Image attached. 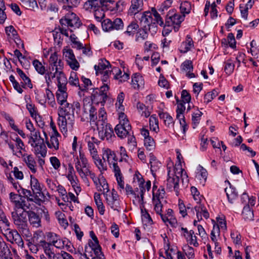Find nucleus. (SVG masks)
Instances as JSON below:
<instances>
[{
  "label": "nucleus",
  "mask_w": 259,
  "mask_h": 259,
  "mask_svg": "<svg viewBox=\"0 0 259 259\" xmlns=\"http://www.w3.org/2000/svg\"><path fill=\"white\" fill-rule=\"evenodd\" d=\"M43 234L42 231H36L34 233L32 237L26 238L27 241H29L32 242L33 243H39V242L41 240H39V238L41 237Z\"/></svg>",
  "instance_id": "nucleus-52"
},
{
  "label": "nucleus",
  "mask_w": 259,
  "mask_h": 259,
  "mask_svg": "<svg viewBox=\"0 0 259 259\" xmlns=\"http://www.w3.org/2000/svg\"><path fill=\"white\" fill-rule=\"evenodd\" d=\"M30 185L32 190L33 195H35L36 199L38 201H42L43 202L46 200V197L42 192V189L38 180L32 176H30Z\"/></svg>",
  "instance_id": "nucleus-11"
},
{
  "label": "nucleus",
  "mask_w": 259,
  "mask_h": 259,
  "mask_svg": "<svg viewBox=\"0 0 259 259\" xmlns=\"http://www.w3.org/2000/svg\"><path fill=\"white\" fill-rule=\"evenodd\" d=\"M41 143L38 142L34 146L35 153L36 155H40L41 157H45L47 154V148L44 143V140L42 139Z\"/></svg>",
  "instance_id": "nucleus-32"
},
{
  "label": "nucleus",
  "mask_w": 259,
  "mask_h": 259,
  "mask_svg": "<svg viewBox=\"0 0 259 259\" xmlns=\"http://www.w3.org/2000/svg\"><path fill=\"white\" fill-rule=\"evenodd\" d=\"M193 47V41L190 36H187V39L182 43L180 47V51L183 53H186Z\"/></svg>",
  "instance_id": "nucleus-34"
},
{
  "label": "nucleus",
  "mask_w": 259,
  "mask_h": 259,
  "mask_svg": "<svg viewBox=\"0 0 259 259\" xmlns=\"http://www.w3.org/2000/svg\"><path fill=\"white\" fill-rule=\"evenodd\" d=\"M144 146L148 151H152L155 148V144L152 138H147L144 139Z\"/></svg>",
  "instance_id": "nucleus-49"
},
{
  "label": "nucleus",
  "mask_w": 259,
  "mask_h": 259,
  "mask_svg": "<svg viewBox=\"0 0 259 259\" xmlns=\"http://www.w3.org/2000/svg\"><path fill=\"white\" fill-rule=\"evenodd\" d=\"M44 135L46 137V143L48 147L50 148H54L55 150H58L59 146L58 137L60 135L52 134L50 141L48 140V138L45 132H44Z\"/></svg>",
  "instance_id": "nucleus-26"
},
{
  "label": "nucleus",
  "mask_w": 259,
  "mask_h": 259,
  "mask_svg": "<svg viewBox=\"0 0 259 259\" xmlns=\"http://www.w3.org/2000/svg\"><path fill=\"white\" fill-rule=\"evenodd\" d=\"M158 115L159 118L163 120L164 123L166 126H169L170 125L173 124V118L168 113L161 111L159 112Z\"/></svg>",
  "instance_id": "nucleus-35"
},
{
  "label": "nucleus",
  "mask_w": 259,
  "mask_h": 259,
  "mask_svg": "<svg viewBox=\"0 0 259 259\" xmlns=\"http://www.w3.org/2000/svg\"><path fill=\"white\" fill-rule=\"evenodd\" d=\"M106 200L108 204L112 209L119 211L120 208L119 195L114 189H112L111 195L106 197Z\"/></svg>",
  "instance_id": "nucleus-15"
},
{
  "label": "nucleus",
  "mask_w": 259,
  "mask_h": 259,
  "mask_svg": "<svg viewBox=\"0 0 259 259\" xmlns=\"http://www.w3.org/2000/svg\"><path fill=\"white\" fill-rule=\"evenodd\" d=\"M132 5L128 10V15H136L143 9V0H132Z\"/></svg>",
  "instance_id": "nucleus-20"
},
{
  "label": "nucleus",
  "mask_w": 259,
  "mask_h": 259,
  "mask_svg": "<svg viewBox=\"0 0 259 259\" xmlns=\"http://www.w3.org/2000/svg\"><path fill=\"white\" fill-rule=\"evenodd\" d=\"M60 23L62 25H67L69 27L79 28L82 24L79 17H71L68 18L64 17L60 20Z\"/></svg>",
  "instance_id": "nucleus-17"
},
{
  "label": "nucleus",
  "mask_w": 259,
  "mask_h": 259,
  "mask_svg": "<svg viewBox=\"0 0 259 259\" xmlns=\"http://www.w3.org/2000/svg\"><path fill=\"white\" fill-rule=\"evenodd\" d=\"M147 30L148 29H146L144 28H143V29L139 30V31L136 34V40H143L146 39L148 36V34L147 31Z\"/></svg>",
  "instance_id": "nucleus-53"
},
{
  "label": "nucleus",
  "mask_w": 259,
  "mask_h": 259,
  "mask_svg": "<svg viewBox=\"0 0 259 259\" xmlns=\"http://www.w3.org/2000/svg\"><path fill=\"white\" fill-rule=\"evenodd\" d=\"M0 258L2 259H12L11 251L3 238L0 239Z\"/></svg>",
  "instance_id": "nucleus-19"
},
{
  "label": "nucleus",
  "mask_w": 259,
  "mask_h": 259,
  "mask_svg": "<svg viewBox=\"0 0 259 259\" xmlns=\"http://www.w3.org/2000/svg\"><path fill=\"white\" fill-rule=\"evenodd\" d=\"M67 92L56 93L57 101L60 105H62L63 103L67 102Z\"/></svg>",
  "instance_id": "nucleus-55"
},
{
  "label": "nucleus",
  "mask_w": 259,
  "mask_h": 259,
  "mask_svg": "<svg viewBox=\"0 0 259 259\" xmlns=\"http://www.w3.org/2000/svg\"><path fill=\"white\" fill-rule=\"evenodd\" d=\"M132 84L135 89H139L143 88L144 85V81L143 77L139 73H136L132 77Z\"/></svg>",
  "instance_id": "nucleus-31"
},
{
  "label": "nucleus",
  "mask_w": 259,
  "mask_h": 259,
  "mask_svg": "<svg viewBox=\"0 0 259 259\" xmlns=\"http://www.w3.org/2000/svg\"><path fill=\"white\" fill-rule=\"evenodd\" d=\"M60 105L58 109V115L74 113L75 112L78 113L80 109V105L78 102H74L72 104H70L67 101Z\"/></svg>",
  "instance_id": "nucleus-10"
},
{
  "label": "nucleus",
  "mask_w": 259,
  "mask_h": 259,
  "mask_svg": "<svg viewBox=\"0 0 259 259\" xmlns=\"http://www.w3.org/2000/svg\"><path fill=\"white\" fill-rule=\"evenodd\" d=\"M220 233V229L218 226H213V229L211 232L210 238L211 240L214 242L215 245L218 244L217 242L216 234L219 236Z\"/></svg>",
  "instance_id": "nucleus-61"
},
{
  "label": "nucleus",
  "mask_w": 259,
  "mask_h": 259,
  "mask_svg": "<svg viewBox=\"0 0 259 259\" xmlns=\"http://www.w3.org/2000/svg\"><path fill=\"white\" fill-rule=\"evenodd\" d=\"M60 14L64 16H70L74 15L76 16L75 10L71 6H63L61 10Z\"/></svg>",
  "instance_id": "nucleus-39"
},
{
  "label": "nucleus",
  "mask_w": 259,
  "mask_h": 259,
  "mask_svg": "<svg viewBox=\"0 0 259 259\" xmlns=\"http://www.w3.org/2000/svg\"><path fill=\"white\" fill-rule=\"evenodd\" d=\"M69 83L76 87H79V80L75 72H71L69 78Z\"/></svg>",
  "instance_id": "nucleus-57"
},
{
  "label": "nucleus",
  "mask_w": 259,
  "mask_h": 259,
  "mask_svg": "<svg viewBox=\"0 0 259 259\" xmlns=\"http://www.w3.org/2000/svg\"><path fill=\"white\" fill-rule=\"evenodd\" d=\"M20 193H21L22 197H23L24 200L27 199V201L34 202L39 205H40V204L43 202L42 201H37V200L36 199L35 195H33L34 196H33L30 190L22 188Z\"/></svg>",
  "instance_id": "nucleus-30"
},
{
  "label": "nucleus",
  "mask_w": 259,
  "mask_h": 259,
  "mask_svg": "<svg viewBox=\"0 0 259 259\" xmlns=\"http://www.w3.org/2000/svg\"><path fill=\"white\" fill-rule=\"evenodd\" d=\"M26 108L27 110L29 111L31 116L35 119L36 121H37V116L38 115L36 108L35 107L34 105L32 104H27L26 105Z\"/></svg>",
  "instance_id": "nucleus-56"
},
{
  "label": "nucleus",
  "mask_w": 259,
  "mask_h": 259,
  "mask_svg": "<svg viewBox=\"0 0 259 259\" xmlns=\"http://www.w3.org/2000/svg\"><path fill=\"white\" fill-rule=\"evenodd\" d=\"M103 152V159L104 160H107L109 165H111L114 162L117 161V158L114 151H112L109 148H104L102 149Z\"/></svg>",
  "instance_id": "nucleus-24"
},
{
  "label": "nucleus",
  "mask_w": 259,
  "mask_h": 259,
  "mask_svg": "<svg viewBox=\"0 0 259 259\" xmlns=\"http://www.w3.org/2000/svg\"><path fill=\"white\" fill-rule=\"evenodd\" d=\"M108 90L109 87L107 84L102 86L100 89H94L91 96L92 102L97 104L101 103L102 106H104L108 98L107 95Z\"/></svg>",
  "instance_id": "nucleus-4"
},
{
  "label": "nucleus",
  "mask_w": 259,
  "mask_h": 259,
  "mask_svg": "<svg viewBox=\"0 0 259 259\" xmlns=\"http://www.w3.org/2000/svg\"><path fill=\"white\" fill-rule=\"evenodd\" d=\"M140 24L142 27L155 31L158 24L162 26L163 20L162 17H141Z\"/></svg>",
  "instance_id": "nucleus-7"
},
{
  "label": "nucleus",
  "mask_w": 259,
  "mask_h": 259,
  "mask_svg": "<svg viewBox=\"0 0 259 259\" xmlns=\"http://www.w3.org/2000/svg\"><path fill=\"white\" fill-rule=\"evenodd\" d=\"M93 160H94L95 164H96V165L97 166V167L101 172L107 170V165L105 163V160L102 161V159L100 158L99 155H98V157H97L96 159H93Z\"/></svg>",
  "instance_id": "nucleus-45"
},
{
  "label": "nucleus",
  "mask_w": 259,
  "mask_h": 259,
  "mask_svg": "<svg viewBox=\"0 0 259 259\" xmlns=\"http://www.w3.org/2000/svg\"><path fill=\"white\" fill-rule=\"evenodd\" d=\"M99 191H102L104 194H106L109 191L108 185L105 179H103L98 182Z\"/></svg>",
  "instance_id": "nucleus-47"
},
{
  "label": "nucleus",
  "mask_w": 259,
  "mask_h": 259,
  "mask_svg": "<svg viewBox=\"0 0 259 259\" xmlns=\"http://www.w3.org/2000/svg\"><path fill=\"white\" fill-rule=\"evenodd\" d=\"M24 211L18 213L17 211H13L11 212L12 219L16 227L24 237L30 238L31 237L28 223L26 215Z\"/></svg>",
  "instance_id": "nucleus-2"
},
{
  "label": "nucleus",
  "mask_w": 259,
  "mask_h": 259,
  "mask_svg": "<svg viewBox=\"0 0 259 259\" xmlns=\"http://www.w3.org/2000/svg\"><path fill=\"white\" fill-rule=\"evenodd\" d=\"M0 228L3 227L4 229H8L10 226V223L4 212H0Z\"/></svg>",
  "instance_id": "nucleus-50"
},
{
  "label": "nucleus",
  "mask_w": 259,
  "mask_h": 259,
  "mask_svg": "<svg viewBox=\"0 0 259 259\" xmlns=\"http://www.w3.org/2000/svg\"><path fill=\"white\" fill-rule=\"evenodd\" d=\"M167 3L170 4L171 3V0H167L161 6V8L159 9V11L161 12L160 14L157 12L154 8H152L151 9V12L149 11H145L142 13V16H151L152 14L153 16H160V15H163L164 13L163 12L165 10H167L168 8V6L166 5Z\"/></svg>",
  "instance_id": "nucleus-21"
},
{
  "label": "nucleus",
  "mask_w": 259,
  "mask_h": 259,
  "mask_svg": "<svg viewBox=\"0 0 259 259\" xmlns=\"http://www.w3.org/2000/svg\"><path fill=\"white\" fill-rule=\"evenodd\" d=\"M101 4L100 0H89L84 3L83 8L86 10L90 8L95 9L96 8H100ZM97 10L98 9L95 10V11Z\"/></svg>",
  "instance_id": "nucleus-38"
},
{
  "label": "nucleus",
  "mask_w": 259,
  "mask_h": 259,
  "mask_svg": "<svg viewBox=\"0 0 259 259\" xmlns=\"http://www.w3.org/2000/svg\"><path fill=\"white\" fill-rule=\"evenodd\" d=\"M113 71L117 72L115 75V78L119 79V78H121V81H125L129 78V75L127 73H124L122 75H121L122 73L121 71L117 68H114Z\"/></svg>",
  "instance_id": "nucleus-59"
},
{
  "label": "nucleus",
  "mask_w": 259,
  "mask_h": 259,
  "mask_svg": "<svg viewBox=\"0 0 259 259\" xmlns=\"http://www.w3.org/2000/svg\"><path fill=\"white\" fill-rule=\"evenodd\" d=\"M83 110L84 113L89 114L91 124L97 127L100 138L102 140L110 139L113 131L111 125L106 123L107 114L104 108H100L97 116L95 107L87 100H84Z\"/></svg>",
  "instance_id": "nucleus-1"
},
{
  "label": "nucleus",
  "mask_w": 259,
  "mask_h": 259,
  "mask_svg": "<svg viewBox=\"0 0 259 259\" xmlns=\"http://www.w3.org/2000/svg\"><path fill=\"white\" fill-rule=\"evenodd\" d=\"M185 110V106L183 103L178 104L177 109V118L179 119L180 123L183 127V132L185 133L187 129V124L185 119L183 113Z\"/></svg>",
  "instance_id": "nucleus-18"
},
{
  "label": "nucleus",
  "mask_w": 259,
  "mask_h": 259,
  "mask_svg": "<svg viewBox=\"0 0 259 259\" xmlns=\"http://www.w3.org/2000/svg\"><path fill=\"white\" fill-rule=\"evenodd\" d=\"M16 72L23 81V84L25 85H27L29 88H32V84L31 82V80L30 78L24 73V72L19 68L16 69Z\"/></svg>",
  "instance_id": "nucleus-37"
},
{
  "label": "nucleus",
  "mask_w": 259,
  "mask_h": 259,
  "mask_svg": "<svg viewBox=\"0 0 259 259\" xmlns=\"http://www.w3.org/2000/svg\"><path fill=\"white\" fill-rule=\"evenodd\" d=\"M218 95V93L215 90H213L211 92H208L204 96V102L206 104L208 103Z\"/></svg>",
  "instance_id": "nucleus-63"
},
{
  "label": "nucleus",
  "mask_w": 259,
  "mask_h": 259,
  "mask_svg": "<svg viewBox=\"0 0 259 259\" xmlns=\"http://www.w3.org/2000/svg\"><path fill=\"white\" fill-rule=\"evenodd\" d=\"M184 236L190 245H193L195 247L198 246L196 236L194 235V232L193 230H190L189 234L184 235Z\"/></svg>",
  "instance_id": "nucleus-42"
},
{
  "label": "nucleus",
  "mask_w": 259,
  "mask_h": 259,
  "mask_svg": "<svg viewBox=\"0 0 259 259\" xmlns=\"http://www.w3.org/2000/svg\"><path fill=\"white\" fill-rule=\"evenodd\" d=\"M111 67L109 62L106 60L101 59L99 61L98 65L94 66L97 74L102 73L105 70H110Z\"/></svg>",
  "instance_id": "nucleus-27"
},
{
  "label": "nucleus",
  "mask_w": 259,
  "mask_h": 259,
  "mask_svg": "<svg viewBox=\"0 0 259 259\" xmlns=\"http://www.w3.org/2000/svg\"><path fill=\"white\" fill-rule=\"evenodd\" d=\"M74 113L58 115V124L62 132L66 133L68 130L72 131L74 123Z\"/></svg>",
  "instance_id": "nucleus-5"
},
{
  "label": "nucleus",
  "mask_w": 259,
  "mask_h": 259,
  "mask_svg": "<svg viewBox=\"0 0 259 259\" xmlns=\"http://www.w3.org/2000/svg\"><path fill=\"white\" fill-rule=\"evenodd\" d=\"M194 209H195L196 212L200 211V213H202L203 216L206 219H208L209 217V214L205 207L201 204V203L198 204V205H196Z\"/></svg>",
  "instance_id": "nucleus-48"
},
{
  "label": "nucleus",
  "mask_w": 259,
  "mask_h": 259,
  "mask_svg": "<svg viewBox=\"0 0 259 259\" xmlns=\"http://www.w3.org/2000/svg\"><path fill=\"white\" fill-rule=\"evenodd\" d=\"M87 143L88 149L90 155L92 159H95L98 157L99 146L101 141L98 140L94 137L87 136L85 139Z\"/></svg>",
  "instance_id": "nucleus-9"
},
{
  "label": "nucleus",
  "mask_w": 259,
  "mask_h": 259,
  "mask_svg": "<svg viewBox=\"0 0 259 259\" xmlns=\"http://www.w3.org/2000/svg\"><path fill=\"white\" fill-rule=\"evenodd\" d=\"M56 215L59 223L63 227H66L68 226V222L64 218L65 214L62 212L58 211L56 212Z\"/></svg>",
  "instance_id": "nucleus-54"
},
{
  "label": "nucleus",
  "mask_w": 259,
  "mask_h": 259,
  "mask_svg": "<svg viewBox=\"0 0 259 259\" xmlns=\"http://www.w3.org/2000/svg\"><path fill=\"white\" fill-rule=\"evenodd\" d=\"M8 237L10 238V241L12 243H16L20 247H23L24 242L22 238L17 230H11L8 234Z\"/></svg>",
  "instance_id": "nucleus-23"
},
{
  "label": "nucleus",
  "mask_w": 259,
  "mask_h": 259,
  "mask_svg": "<svg viewBox=\"0 0 259 259\" xmlns=\"http://www.w3.org/2000/svg\"><path fill=\"white\" fill-rule=\"evenodd\" d=\"M101 10L103 11L108 12L110 13L107 15H118L117 13L122 11V8H120V1L116 3L113 0H100Z\"/></svg>",
  "instance_id": "nucleus-8"
},
{
  "label": "nucleus",
  "mask_w": 259,
  "mask_h": 259,
  "mask_svg": "<svg viewBox=\"0 0 259 259\" xmlns=\"http://www.w3.org/2000/svg\"><path fill=\"white\" fill-rule=\"evenodd\" d=\"M25 7L27 9L33 10L37 8V5L35 0H20Z\"/></svg>",
  "instance_id": "nucleus-46"
},
{
  "label": "nucleus",
  "mask_w": 259,
  "mask_h": 259,
  "mask_svg": "<svg viewBox=\"0 0 259 259\" xmlns=\"http://www.w3.org/2000/svg\"><path fill=\"white\" fill-rule=\"evenodd\" d=\"M28 217L30 224L35 228H39L41 226V219L39 216L33 211H25Z\"/></svg>",
  "instance_id": "nucleus-22"
},
{
  "label": "nucleus",
  "mask_w": 259,
  "mask_h": 259,
  "mask_svg": "<svg viewBox=\"0 0 259 259\" xmlns=\"http://www.w3.org/2000/svg\"><path fill=\"white\" fill-rule=\"evenodd\" d=\"M150 130L157 133L159 131L158 120L155 115H152L149 118Z\"/></svg>",
  "instance_id": "nucleus-40"
},
{
  "label": "nucleus",
  "mask_w": 259,
  "mask_h": 259,
  "mask_svg": "<svg viewBox=\"0 0 259 259\" xmlns=\"http://www.w3.org/2000/svg\"><path fill=\"white\" fill-rule=\"evenodd\" d=\"M227 182L229 184L230 186L229 188L227 187L225 188V191L229 201L233 203L234 200H236L238 197L237 192L236 191L235 188L232 187L230 182L228 181Z\"/></svg>",
  "instance_id": "nucleus-29"
},
{
  "label": "nucleus",
  "mask_w": 259,
  "mask_h": 259,
  "mask_svg": "<svg viewBox=\"0 0 259 259\" xmlns=\"http://www.w3.org/2000/svg\"><path fill=\"white\" fill-rule=\"evenodd\" d=\"M242 214L243 219L245 221H250L253 219L254 215L253 210L251 209L249 205H246L243 207Z\"/></svg>",
  "instance_id": "nucleus-33"
},
{
  "label": "nucleus",
  "mask_w": 259,
  "mask_h": 259,
  "mask_svg": "<svg viewBox=\"0 0 259 259\" xmlns=\"http://www.w3.org/2000/svg\"><path fill=\"white\" fill-rule=\"evenodd\" d=\"M94 199L99 213L103 215L105 212V208L101 199V195L99 193H95L94 194Z\"/></svg>",
  "instance_id": "nucleus-36"
},
{
  "label": "nucleus",
  "mask_w": 259,
  "mask_h": 259,
  "mask_svg": "<svg viewBox=\"0 0 259 259\" xmlns=\"http://www.w3.org/2000/svg\"><path fill=\"white\" fill-rule=\"evenodd\" d=\"M170 170L168 171V177L166 180V189L169 191L174 190L177 195L179 194V177L177 175L170 174Z\"/></svg>",
  "instance_id": "nucleus-13"
},
{
  "label": "nucleus",
  "mask_w": 259,
  "mask_h": 259,
  "mask_svg": "<svg viewBox=\"0 0 259 259\" xmlns=\"http://www.w3.org/2000/svg\"><path fill=\"white\" fill-rule=\"evenodd\" d=\"M191 192L196 202L198 204L201 203L202 196H200L199 192L197 188L195 187H192L191 188Z\"/></svg>",
  "instance_id": "nucleus-60"
},
{
  "label": "nucleus",
  "mask_w": 259,
  "mask_h": 259,
  "mask_svg": "<svg viewBox=\"0 0 259 259\" xmlns=\"http://www.w3.org/2000/svg\"><path fill=\"white\" fill-rule=\"evenodd\" d=\"M120 122L115 127V132L121 139L131 136V126L127 119L124 118V114L121 113L119 115Z\"/></svg>",
  "instance_id": "nucleus-3"
},
{
  "label": "nucleus",
  "mask_w": 259,
  "mask_h": 259,
  "mask_svg": "<svg viewBox=\"0 0 259 259\" xmlns=\"http://www.w3.org/2000/svg\"><path fill=\"white\" fill-rule=\"evenodd\" d=\"M252 7V4H241L239 6L241 14L242 16H247L248 15V10L249 8H251Z\"/></svg>",
  "instance_id": "nucleus-62"
},
{
  "label": "nucleus",
  "mask_w": 259,
  "mask_h": 259,
  "mask_svg": "<svg viewBox=\"0 0 259 259\" xmlns=\"http://www.w3.org/2000/svg\"><path fill=\"white\" fill-rule=\"evenodd\" d=\"M184 17H165L164 26L172 27L175 31H177L182 22L184 20Z\"/></svg>",
  "instance_id": "nucleus-16"
},
{
  "label": "nucleus",
  "mask_w": 259,
  "mask_h": 259,
  "mask_svg": "<svg viewBox=\"0 0 259 259\" xmlns=\"http://www.w3.org/2000/svg\"><path fill=\"white\" fill-rule=\"evenodd\" d=\"M225 63V71L228 75H230L234 71L235 65L231 60H228Z\"/></svg>",
  "instance_id": "nucleus-58"
},
{
  "label": "nucleus",
  "mask_w": 259,
  "mask_h": 259,
  "mask_svg": "<svg viewBox=\"0 0 259 259\" xmlns=\"http://www.w3.org/2000/svg\"><path fill=\"white\" fill-rule=\"evenodd\" d=\"M58 81V90L57 93L66 92V85L67 83V78L65 74L62 72H59L57 76Z\"/></svg>",
  "instance_id": "nucleus-25"
},
{
  "label": "nucleus",
  "mask_w": 259,
  "mask_h": 259,
  "mask_svg": "<svg viewBox=\"0 0 259 259\" xmlns=\"http://www.w3.org/2000/svg\"><path fill=\"white\" fill-rule=\"evenodd\" d=\"M39 246L42 248L44 253L49 259H60L61 254L56 253L54 251V247L45 240L41 239Z\"/></svg>",
  "instance_id": "nucleus-14"
},
{
  "label": "nucleus",
  "mask_w": 259,
  "mask_h": 259,
  "mask_svg": "<svg viewBox=\"0 0 259 259\" xmlns=\"http://www.w3.org/2000/svg\"><path fill=\"white\" fill-rule=\"evenodd\" d=\"M181 13L183 16H185L186 15H188L192 9L191 4L188 2H184L181 4L180 7Z\"/></svg>",
  "instance_id": "nucleus-43"
},
{
  "label": "nucleus",
  "mask_w": 259,
  "mask_h": 259,
  "mask_svg": "<svg viewBox=\"0 0 259 259\" xmlns=\"http://www.w3.org/2000/svg\"><path fill=\"white\" fill-rule=\"evenodd\" d=\"M23 158L24 161L31 172L33 174L35 173L36 172V163L32 155H24Z\"/></svg>",
  "instance_id": "nucleus-28"
},
{
  "label": "nucleus",
  "mask_w": 259,
  "mask_h": 259,
  "mask_svg": "<svg viewBox=\"0 0 259 259\" xmlns=\"http://www.w3.org/2000/svg\"><path fill=\"white\" fill-rule=\"evenodd\" d=\"M124 95L123 93L121 92L119 94L117 98V102L116 106L117 107L118 109L120 111H122L123 109V106L122 105L124 100Z\"/></svg>",
  "instance_id": "nucleus-64"
},
{
  "label": "nucleus",
  "mask_w": 259,
  "mask_h": 259,
  "mask_svg": "<svg viewBox=\"0 0 259 259\" xmlns=\"http://www.w3.org/2000/svg\"><path fill=\"white\" fill-rule=\"evenodd\" d=\"M142 220L146 225H151L153 224V221L148 212L145 209L144 211L141 209Z\"/></svg>",
  "instance_id": "nucleus-51"
},
{
  "label": "nucleus",
  "mask_w": 259,
  "mask_h": 259,
  "mask_svg": "<svg viewBox=\"0 0 259 259\" xmlns=\"http://www.w3.org/2000/svg\"><path fill=\"white\" fill-rule=\"evenodd\" d=\"M103 29L105 31H110L114 29L118 30L123 26L122 21L120 18H116L113 21L109 19H106L102 22Z\"/></svg>",
  "instance_id": "nucleus-12"
},
{
  "label": "nucleus",
  "mask_w": 259,
  "mask_h": 259,
  "mask_svg": "<svg viewBox=\"0 0 259 259\" xmlns=\"http://www.w3.org/2000/svg\"><path fill=\"white\" fill-rule=\"evenodd\" d=\"M6 33L11 38L13 39L16 42V39L20 40L17 32L12 25L6 27L5 28Z\"/></svg>",
  "instance_id": "nucleus-41"
},
{
  "label": "nucleus",
  "mask_w": 259,
  "mask_h": 259,
  "mask_svg": "<svg viewBox=\"0 0 259 259\" xmlns=\"http://www.w3.org/2000/svg\"><path fill=\"white\" fill-rule=\"evenodd\" d=\"M9 197L11 202L14 205V211H17L18 209H22L23 211H26L29 209L30 204L27 203L26 200L23 199L21 193L16 194L14 192H11L9 194Z\"/></svg>",
  "instance_id": "nucleus-6"
},
{
  "label": "nucleus",
  "mask_w": 259,
  "mask_h": 259,
  "mask_svg": "<svg viewBox=\"0 0 259 259\" xmlns=\"http://www.w3.org/2000/svg\"><path fill=\"white\" fill-rule=\"evenodd\" d=\"M32 64L36 71L41 75H44L46 72L45 67L42 63L37 60H34L32 62Z\"/></svg>",
  "instance_id": "nucleus-44"
}]
</instances>
